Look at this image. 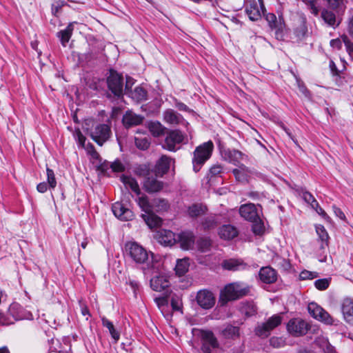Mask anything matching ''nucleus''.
Instances as JSON below:
<instances>
[{"label":"nucleus","instance_id":"nucleus-1","mask_svg":"<svg viewBox=\"0 0 353 353\" xmlns=\"http://www.w3.org/2000/svg\"><path fill=\"white\" fill-rule=\"evenodd\" d=\"M250 291V286L245 283L241 282L230 283L221 291L219 302L221 305H224L229 301H235L248 295Z\"/></svg>","mask_w":353,"mask_h":353},{"label":"nucleus","instance_id":"nucleus-2","mask_svg":"<svg viewBox=\"0 0 353 353\" xmlns=\"http://www.w3.org/2000/svg\"><path fill=\"white\" fill-rule=\"evenodd\" d=\"M126 256L137 265H148L150 252L141 244L136 241H128L125 244Z\"/></svg>","mask_w":353,"mask_h":353},{"label":"nucleus","instance_id":"nucleus-3","mask_svg":"<svg viewBox=\"0 0 353 353\" xmlns=\"http://www.w3.org/2000/svg\"><path fill=\"white\" fill-rule=\"evenodd\" d=\"M213 148L214 144L211 141L205 142L195 148L192 158L193 170L195 172H199L210 158Z\"/></svg>","mask_w":353,"mask_h":353},{"label":"nucleus","instance_id":"nucleus-4","mask_svg":"<svg viewBox=\"0 0 353 353\" xmlns=\"http://www.w3.org/2000/svg\"><path fill=\"white\" fill-rule=\"evenodd\" d=\"M203 353H217L220 344L214 334L208 330H199Z\"/></svg>","mask_w":353,"mask_h":353},{"label":"nucleus","instance_id":"nucleus-5","mask_svg":"<svg viewBox=\"0 0 353 353\" xmlns=\"http://www.w3.org/2000/svg\"><path fill=\"white\" fill-rule=\"evenodd\" d=\"M283 317L281 314H274L265 322L259 324L254 330L256 336L265 339L268 337L271 332L281 324Z\"/></svg>","mask_w":353,"mask_h":353},{"label":"nucleus","instance_id":"nucleus-6","mask_svg":"<svg viewBox=\"0 0 353 353\" xmlns=\"http://www.w3.org/2000/svg\"><path fill=\"white\" fill-rule=\"evenodd\" d=\"M184 139L185 136L180 130H169L166 134L163 148L169 151L175 152L179 148L177 145L182 143Z\"/></svg>","mask_w":353,"mask_h":353},{"label":"nucleus","instance_id":"nucleus-7","mask_svg":"<svg viewBox=\"0 0 353 353\" xmlns=\"http://www.w3.org/2000/svg\"><path fill=\"white\" fill-rule=\"evenodd\" d=\"M108 87L114 96L119 97L123 95V77L117 72L110 70L107 79Z\"/></svg>","mask_w":353,"mask_h":353},{"label":"nucleus","instance_id":"nucleus-8","mask_svg":"<svg viewBox=\"0 0 353 353\" xmlns=\"http://www.w3.org/2000/svg\"><path fill=\"white\" fill-rule=\"evenodd\" d=\"M111 134V130L107 124L97 125L91 132L92 139L100 146L108 140Z\"/></svg>","mask_w":353,"mask_h":353},{"label":"nucleus","instance_id":"nucleus-9","mask_svg":"<svg viewBox=\"0 0 353 353\" xmlns=\"http://www.w3.org/2000/svg\"><path fill=\"white\" fill-rule=\"evenodd\" d=\"M307 309L310 314L314 319L328 325L333 323V319L332 316L324 309L318 305L316 303H310L308 305Z\"/></svg>","mask_w":353,"mask_h":353},{"label":"nucleus","instance_id":"nucleus-10","mask_svg":"<svg viewBox=\"0 0 353 353\" xmlns=\"http://www.w3.org/2000/svg\"><path fill=\"white\" fill-rule=\"evenodd\" d=\"M215 297L213 293L208 290H201L197 292L196 301L203 309H210L215 304Z\"/></svg>","mask_w":353,"mask_h":353},{"label":"nucleus","instance_id":"nucleus-11","mask_svg":"<svg viewBox=\"0 0 353 353\" xmlns=\"http://www.w3.org/2000/svg\"><path fill=\"white\" fill-rule=\"evenodd\" d=\"M287 330L294 336H302L307 333L308 325L307 323L302 319H292L288 323Z\"/></svg>","mask_w":353,"mask_h":353},{"label":"nucleus","instance_id":"nucleus-12","mask_svg":"<svg viewBox=\"0 0 353 353\" xmlns=\"http://www.w3.org/2000/svg\"><path fill=\"white\" fill-rule=\"evenodd\" d=\"M112 210L116 217L121 221H127L132 220L134 217L133 212L126 208L123 203L116 202L112 205Z\"/></svg>","mask_w":353,"mask_h":353},{"label":"nucleus","instance_id":"nucleus-13","mask_svg":"<svg viewBox=\"0 0 353 353\" xmlns=\"http://www.w3.org/2000/svg\"><path fill=\"white\" fill-rule=\"evenodd\" d=\"M341 16L328 8H323L321 12V17L324 22L333 28L339 26L341 23Z\"/></svg>","mask_w":353,"mask_h":353},{"label":"nucleus","instance_id":"nucleus-14","mask_svg":"<svg viewBox=\"0 0 353 353\" xmlns=\"http://www.w3.org/2000/svg\"><path fill=\"white\" fill-rule=\"evenodd\" d=\"M157 176L155 177L153 176V172L146 177L143 182V188L145 190L149 193H153L160 191L163 187V183L162 181L158 180L157 179Z\"/></svg>","mask_w":353,"mask_h":353},{"label":"nucleus","instance_id":"nucleus-15","mask_svg":"<svg viewBox=\"0 0 353 353\" xmlns=\"http://www.w3.org/2000/svg\"><path fill=\"white\" fill-rule=\"evenodd\" d=\"M239 213L243 219L250 222L259 217L257 209L253 203L242 205L239 208Z\"/></svg>","mask_w":353,"mask_h":353},{"label":"nucleus","instance_id":"nucleus-16","mask_svg":"<svg viewBox=\"0 0 353 353\" xmlns=\"http://www.w3.org/2000/svg\"><path fill=\"white\" fill-rule=\"evenodd\" d=\"M171 162V158L166 155H162L155 165L154 175L156 176H163L168 172Z\"/></svg>","mask_w":353,"mask_h":353},{"label":"nucleus","instance_id":"nucleus-17","mask_svg":"<svg viewBox=\"0 0 353 353\" xmlns=\"http://www.w3.org/2000/svg\"><path fill=\"white\" fill-rule=\"evenodd\" d=\"M341 312L345 321L353 325V300L350 298H345L341 303Z\"/></svg>","mask_w":353,"mask_h":353},{"label":"nucleus","instance_id":"nucleus-18","mask_svg":"<svg viewBox=\"0 0 353 353\" xmlns=\"http://www.w3.org/2000/svg\"><path fill=\"white\" fill-rule=\"evenodd\" d=\"M259 276L260 280L267 284L274 283L277 279L276 271L270 266L261 268Z\"/></svg>","mask_w":353,"mask_h":353},{"label":"nucleus","instance_id":"nucleus-19","mask_svg":"<svg viewBox=\"0 0 353 353\" xmlns=\"http://www.w3.org/2000/svg\"><path fill=\"white\" fill-rule=\"evenodd\" d=\"M163 119L166 123L171 125L188 124L182 115L172 109H168L163 112Z\"/></svg>","mask_w":353,"mask_h":353},{"label":"nucleus","instance_id":"nucleus-20","mask_svg":"<svg viewBox=\"0 0 353 353\" xmlns=\"http://www.w3.org/2000/svg\"><path fill=\"white\" fill-rule=\"evenodd\" d=\"M143 119V117L132 111H127L123 116L122 121L125 128H130L142 123Z\"/></svg>","mask_w":353,"mask_h":353},{"label":"nucleus","instance_id":"nucleus-21","mask_svg":"<svg viewBox=\"0 0 353 353\" xmlns=\"http://www.w3.org/2000/svg\"><path fill=\"white\" fill-rule=\"evenodd\" d=\"M225 158L230 163L239 167L241 162L247 158V156L238 150H228L225 151Z\"/></svg>","mask_w":353,"mask_h":353},{"label":"nucleus","instance_id":"nucleus-22","mask_svg":"<svg viewBox=\"0 0 353 353\" xmlns=\"http://www.w3.org/2000/svg\"><path fill=\"white\" fill-rule=\"evenodd\" d=\"M156 237L158 241L165 246H172L176 242L175 234L170 230H159Z\"/></svg>","mask_w":353,"mask_h":353},{"label":"nucleus","instance_id":"nucleus-23","mask_svg":"<svg viewBox=\"0 0 353 353\" xmlns=\"http://www.w3.org/2000/svg\"><path fill=\"white\" fill-rule=\"evenodd\" d=\"M222 267L230 271H240L245 270L248 266L241 259H230L223 261Z\"/></svg>","mask_w":353,"mask_h":353},{"label":"nucleus","instance_id":"nucleus-24","mask_svg":"<svg viewBox=\"0 0 353 353\" xmlns=\"http://www.w3.org/2000/svg\"><path fill=\"white\" fill-rule=\"evenodd\" d=\"M239 232L236 227L232 225H224L219 228V235L221 239L230 241L236 237Z\"/></svg>","mask_w":353,"mask_h":353},{"label":"nucleus","instance_id":"nucleus-25","mask_svg":"<svg viewBox=\"0 0 353 353\" xmlns=\"http://www.w3.org/2000/svg\"><path fill=\"white\" fill-rule=\"evenodd\" d=\"M170 282L164 276H156L150 280V287L157 292H161L169 287Z\"/></svg>","mask_w":353,"mask_h":353},{"label":"nucleus","instance_id":"nucleus-26","mask_svg":"<svg viewBox=\"0 0 353 353\" xmlns=\"http://www.w3.org/2000/svg\"><path fill=\"white\" fill-rule=\"evenodd\" d=\"M178 239L181 246L184 250H188L192 248L194 242V236L192 232H183L178 235Z\"/></svg>","mask_w":353,"mask_h":353},{"label":"nucleus","instance_id":"nucleus-27","mask_svg":"<svg viewBox=\"0 0 353 353\" xmlns=\"http://www.w3.org/2000/svg\"><path fill=\"white\" fill-rule=\"evenodd\" d=\"M327 4V8L335 12L338 15H343L346 5L345 0H323Z\"/></svg>","mask_w":353,"mask_h":353},{"label":"nucleus","instance_id":"nucleus-28","mask_svg":"<svg viewBox=\"0 0 353 353\" xmlns=\"http://www.w3.org/2000/svg\"><path fill=\"white\" fill-rule=\"evenodd\" d=\"M141 217L150 228H158L162 223V219L154 214V212L148 214H142Z\"/></svg>","mask_w":353,"mask_h":353},{"label":"nucleus","instance_id":"nucleus-29","mask_svg":"<svg viewBox=\"0 0 353 353\" xmlns=\"http://www.w3.org/2000/svg\"><path fill=\"white\" fill-rule=\"evenodd\" d=\"M76 22L70 23L65 29L57 32V37L60 39L61 43L63 46H65L70 39L72 32L74 30V24Z\"/></svg>","mask_w":353,"mask_h":353},{"label":"nucleus","instance_id":"nucleus-30","mask_svg":"<svg viewBox=\"0 0 353 353\" xmlns=\"http://www.w3.org/2000/svg\"><path fill=\"white\" fill-rule=\"evenodd\" d=\"M232 170V173L234 175L236 179L241 183L246 182L248 181V174L250 173L249 169L243 164H241L238 167Z\"/></svg>","mask_w":353,"mask_h":353},{"label":"nucleus","instance_id":"nucleus-31","mask_svg":"<svg viewBox=\"0 0 353 353\" xmlns=\"http://www.w3.org/2000/svg\"><path fill=\"white\" fill-rule=\"evenodd\" d=\"M8 312L15 321L23 319L26 316L23 307L17 303H12L9 307Z\"/></svg>","mask_w":353,"mask_h":353},{"label":"nucleus","instance_id":"nucleus-32","mask_svg":"<svg viewBox=\"0 0 353 353\" xmlns=\"http://www.w3.org/2000/svg\"><path fill=\"white\" fill-rule=\"evenodd\" d=\"M102 325L103 327H106L110 334L111 335L112 339L117 343L120 339V333L119 331L116 330L112 322L108 320L106 317H101Z\"/></svg>","mask_w":353,"mask_h":353},{"label":"nucleus","instance_id":"nucleus-33","mask_svg":"<svg viewBox=\"0 0 353 353\" xmlns=\"http://www.w3.org/2000/svg\"><path fill=\"white\" fill-rule=\"evenodd\" d=\"M136 201L145 214L152 212V201L150 202L148 197L146 195L142 194L139 196L136 199Z\"/></svg>","mask_w":353,"mask_h":353},{"label":"nucleus","instance_id":"nucleus-34","mask_svg":"<svg viewBox=\"0 0 353 353\" xmlns=\"http://www.w3.org/2000/svg\"><path fill=\"white\" fill-rule=\"evenodd\" d=\"M120 179L126 187H129L137 195L141 194L139 184L134 179L125 175H122Z\"/></svg>","mask_w":353,"mask_h":353},{"label":"nucleus","instance_id":"nucleus-35","mask_svg":"<svg viewBox=\"0 0 353 353\" xmlns=\"http://www.w3.org/2000/svg\"><path fill=\"white\" fill-rule=\"evenodd\" d=\"M221 334L225 339H234L239 336V327L228 325L222 331Z\"/></svg>","mask_w":353,"mask_h":353},{"label":"nucleus","instance_id":"nucleus-36","mask_svg":"<svg viewBox=\"0 0 353 353\" xmlns=\"http://www.w3.org/2000/svg\"><path fill=\"white\" fill-rule=\"evenodd\" d=\"M148 128L151 134L156 137L165 133L166 128L159 121H152L148 124Z\"/></svg>","mask_w":353,"mask_h":353},{"label":"nucleus","instance_id":"nucleus-37","mask_svg":"<svg viewBox=\"0 0 353 353\" xmlns=\"http://www.w3.org/2000/svg\"><path fill=\"white\" fill-rule=\"evenodd\" d=\"M130 97L137 102L147 99V91L141 86L136 87L130 93Z\"/></svg>","mask_w":353,"mask_h":353},{"label":"nucleus","instance_id":"nucleus-38","mask_svg":"<svg viewBox=\"0 0 353 353\" xmlns=\"http://www.w3.org/2000/svg\"><path fill=\"white\" fill-rule=\"evenodd\" d=\"M169 208V204L165 199L157 198L152 200V212L166 211Z\"/></svg>","mask_w":353,"mask_h":353},{"label":"nucleus","instance_id":"nucleus-39","mask_svg":"<svg viewBox=\"0 0 353 353\" xmlns=\"http://www.w3.org/2000/svg\"><path fill=\"white\" fill-rule=\"evenodd\" d=\"M316 230L321 241L320 248L323 250L328 245V234L322 225L316 227Z\"/></svg>","mask_w":353,"mask_h":353},{"label":"nucleus","instance_id":"nucleus-40","mask_svg":"<svg viewBox=\"0 0 353 353\" xmlns=\"http://www.w3.org/2000/svg\"><path fill=\"white\" fill-rule=\"evenodd\" d=\"M153 172L152 170H151L150 167L148 164H140L137 165L134 168V173L136 175L139 176L148 177Z\"/></svg>","mask_w":353,"mask_h":353},{"label":"nucleus","instance_id":"nucleus-41","mask_svg":"<svg viewBox=\"0 0 353 353\" xmlns=\"http://www.w3.org/2000/svg\"><path fill=\"white\" fill-rule=\"evenodd\" d=\"M189 263L188 259H183L177 260V263L175 267L176 274L179 276L184 275L188 270Z\"/></svg>","mask_w":353,"mask_h":353},{"label":"nucleus","instance_id":"nucleus-42","mask_svg":"<svg viewBox=\"0 0 353 353\" xmlns=\"http://www.w3.org/2000/svg\"><path fill=\"white\" fill-rule=\"evenodd\" d=\"M134 143L139 150H146L150 145V139L149 137H137L134 138Z\"/></svg>","mask_w":353,"mask_h":353},{"label":"nucleus","instance_id":"nucleus-43","mask_svg":"<svg viewBox=\"0 0 353 353\" xmlns=\"http://www.w3.org/2000/svg\"><path fill=\"white\" fill-rule=\"evenodd\" d=\"M245 12L251 21H257L261 18V12L256 4L250 5L249 7H247Z\"/></svg>","mask_w":353,"mask_h":353},{"label":"nucleus","instance_id":"nucleus-44","mask_svg":"<svg viewBox=\"0 0 353 353\" xmlns=\"http://www.w3.org/2000/svg\"><path fill=\"white\" fill-rule=\"evenodd\" d=\"M206 208L199 204H193L190 206L188 210V214L191 217H197L205 213Z\"/></svg>","mask_w":353,"mask_h":353},{"label":"nucleus","instance_id":"nucleus-45","mask_svg":"<svg viewBox=\"0 0 353 353\" xmlns=\"http://www.w3.org/2000/svg\"><path fill=\"white\" fill-rule=\"evenodd\" d=\"M251 222L252 223V230L254 234L256 235H262L265 231V227L260 217H258L256 220H253Z\"/></svg>","mask_w":353,"mask_h":353},{"label":"nucleus","instance_id":"nucleus-46","mask_svg":"<svg viewBox=\"0 0 353 353\" xmlns=\"http://www.w3.org/2000/svg\"><path fill=\"white\" fill-rule=\"evenodd\" d=\"M196 245L201 252H206L210 250L212 243L209 239L201 238L197 241Z\"/></svg>","mask_w":353,"mask_h":353},{"label":"nucleus","instance_id":"nucleus-47","mask_svg":"<svg viewBox=\"0 0 353 353\" xmlns=\"http://www.w3.org/2000/svg\"><path fill=\"white\" fill-rule=\"evenodd\" d=\"M218 225V221L214 216L206 217L202 222V225L205 230H211L215 228Z\"/></svg>","mask_w":353,"mask_h":353},{"label":"nucleus","instance_id":"nucleus-48","mask_svg":"<svg viewBox=\"0 0 353 353\" xmlns=\"http://www.w3.org/2000/svg\"><path fill=\"white\" fill-rule=\"evenodd\" d=\"M83 148L85 150L87 154L91 157L92 159L94 160H99L101 161V157L99 154L96 151L94 146L90 143H88L85 144V145L83 147Z\"/></svg>","mask_w":353,"mask_h":353},{"label":"nucleus","instance_id":"nucleus-49","mask_svg":"<svg viewBox=\"0 0 353 353\" xmlns=\"http://www.w3.org/2000/svg\"><path fill=\"white\" fill-rule=\"evenodd\" d=\"M46 174H47V181L49 185L50 189H54L57 185V180L55 178V175L54 171L47 167L46 168Z\"/></svg>","mask_w":353,"mask_h":353},{"label":"nucleus","instance_id":"nucleus-50","mask_svg":"<svg viewBox=\"0 0 353 353\" xmlns=\"http://www.w3.org/2000/svg\"><path fill=\"white\" fill-rule=\"evenodd\" d=\"M330 281V278L318 279L314 281V286L319 290H325L328 288Z\"/></svg>","mask_w":353,"mask_h":353},{"label":"nucleus","instance_id":"nucleus-51","mask_svg":"<svg viewBox=\"0 0 353 353\" xmlns=\"http://www.w3.org/2000/svg\"><path fill=\"white\" fill-rule=\"evenodd\" d=\"M110 168L114 172H122L125 170V166L120 159H116L111 162Z\"/></svg>","mask_w":353,"mask_h":353},{"label":"nucleus","instance_id":"nucleus-52","mask_svg":"<svg viewBox=\"0 0 353 353\" xmlns=\"http://www.w3.org/2000/svg\"><path fill=\"white\" fill-rule=\"evenodd\" d=\"M65 5L64 1L62 0H54V2L52 3L51 6V10L52 14L57 17V13L59 12V10L61 9V8Z\"/></svg>","mask_w":353,"mask_h":353},{"label":"nucleus","instance_id":"nucleus-53","mask_svg":"<svg viewBox=\"0 0 353 353\" xmlns=\"http://www.w3.org/2000/svg\"><path fill=\"white\" fill-rule=\"evenodd\" d=\"M317 276H318L317 272H310L308 270H303L299 274V277H300L301 280L313 279Z\"/></svg>","mask_w":353,"mask_h":353},{"label":"nucleus","instance_id":"nucleus-54","mask_svg":"<svg viewBox=\"0 0 353 353\" xmlns=\"http://www.w3.org/2000/svg\"><path fill=\"white\" fill-rule=\"evenodd\" d=\"M223 171V167L219 164L212 165L209 170L208 175L210 178L216 176Z\"/></svg>","mask_w":353,"mask_h":353},{"label":"nucleus","instance_id":"nucleus-55","mask_svg":"<svg viewBox=\"0 0 353 353\" xmlns=\"http://www.w3.org/2000/svg\"><path fill=\"white\" fill-rule=\"evenodd\" d=\"M171 306L173 310L179 311L181 307V302L179 297L173 296L171 299Z\"/></svg>","mask_w":353,"mask_h":353},{"label":"nucleus","instance_id":"nucleus-56","mask_svg":"<svg viewBox=\"0 0 353 353\" xmlns=\"http://www.w3.org/2000/svg\"><path fill=\"white\" fill-rule=\"evenodd\" d=\"M76 137L78 141L79 145L83 148L85 145L86 138L81 133L80 130L76 132Z\"/></svg>","mask_w":353,"mask_h":353},{"label":"nucleus","instance_id":"nucleus-57","mask_svg":"<svg viewBox=\"0 0 353 353\" xmlns=\"http://www.w3.org/2000/svg\"><path fill=\"white\" fill-rule=\"evenodd\" d=\"M266 19L269 22L270 26L272 28H276V17L275 14H272V13L268 14L266 16Z\"/></svg>","mask_w":353,"mask_h":353},{"label":"nucleus","instance_id":"nucleus-58","mask_svg":"<svg viewBox=\"0 0 353 353\" xmlns=\"http://www.w3.org/2000/svg\"><path fill=\"white\" fill-rule=\"evenodd\" d=\"M270 344L274 347L279 348L284 345V342L281 339L273 337L270 339Z\"/></svg>","mask_w":353,"mask_h":353},{"label":"nucleus","instance_id":"nucleus-59","mask_svg":"<svg viewBox=\"0 0 353 353\" xmlns=\"http://www.w3.org/2000/svg\"><path fill=\"white\" fill-rule=\"evenodd\" d=\"M154 301L159 308L166 305L168 303V299L164 296L157 297L155 298Z\"/></svg>","mask_w":353,"mask_h":353},{"label":"nucleus","instance_id":"nucleus-60","mask_svg":"<svg viewBox=\"0 0 353 353\" xmlns=\"http://www.w3.org/2000/svg\"><path fill=\"white\" fill-rule=\"evenodd\" d=\"M302 197H303V200L308 204L312 202H314V200L315 199V198L313 196V195L307 191H305L303 192Z\"/></svg>","mask_w":353,"mask_h":353},{"label":"nucleus","instance_id":"nucleus-61","mask_svg":"<svg viewBox=\"0 0 353 353\" xmlns=\"http://www.w3.org/2000/svg\"><path fill=\"white\" fill-rule=\"evenodd\" d=\"M110 165L111 162L105 161L99 165L98 169L101 172L105 173L110 168Z\"/></svg>","mask_w":353,"mask_h":353},{"label":"nucleus","instance_id":"nucleus-62","mask_svg":"<svg viewBox=\"0 0 353 353\" xmlns=\"http://www.w3.org/2000/svg\"><path fill=\"white\" fill-rule=\"evenodd\" d=\"M307 32L306 28L304 26H301L300 28H298L295 30V34L297 37L299 39H302L305 37V34Z\"/></svg>","mask_w":353,"mask_h":353},{"label":"nucleus","instance_id":"nucleus-63","mask_svg":"<svg viewBox=\"0 0 353 353\" xmlns=\"http://www.w3.org/2000/svg\"><path fill=\"white\" fill-rule=\"evenodd\" d=\"M48 186L49 185L47 183L41 182L37 185V190H38L39 192L44 193L47 191Z\"/></svg>","mask_w":353,"mask_h":353},{"label":"nucleus","instance_id":"nucleus-64","mask_svg":"<svg viewBox=\"0 0 353 353\" xmlns=\"http://www.w3.org/2000/svg\"><path fill=\"white\" fill-rule=\"evenodd\" d=\"M176 108L181 111L190 112V108L183 103L176 101L175 103Z\"/></svg>","mask_w":353,"mask_h":353}]
</instances>
